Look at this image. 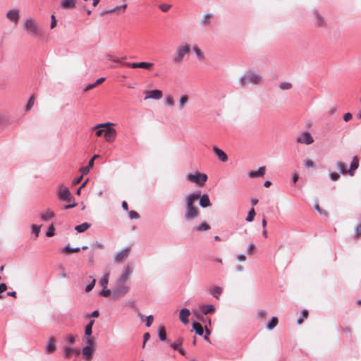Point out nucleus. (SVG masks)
I'll return each instance as SVG.
<instances>
[{
	"label": "nucleus",
	"instance_id": "f257e3e1",
	"mask_svg": "<svg viewBox=\"0 0 361 361\" xmlns=\"http://www.w3.org/2000/svg\"><path fill=\"white\" fill-rule=\"evenodd\" d=\"M200 197V192H192L185 196L183 217L186 220H192L200 215V209L195 204Z\"/></svg>",
	"mask_w": 361,
	"mask_h": 361
},
{
	"label": "nucleus",
	"instance_id": "f03ea898",
	"mask_svg": "<svg viewBox=\"0 0 361 361\" xmlns=\"http://www.w3.org/2000/svg\"><path fill=\"white\" fill-rule=\"evenodd\" d=\"M262 81V77L254 72H247L239 78V85L245 87L250 84L258 85Z\"/></svg>",
	"mask_w": 361,
	"mask_h": 361
},
{
	"label": "nucleus",
	"instance_id": "7ed1b4c3",
	"mask_svg": "<svg viewBox=\"0 0 361 361\" xmlns=\"http://www.w3.org/2000/svg\"><path fill=\"white\" fill-rule=\"evenodd\" d=\"M130 290V287L125 282L116 279L114 287L112 288V299L116 300L126 295Z\"/></svg>",
	"mask_w": 361,
	"mask_h": 361
},
{
	"label": "nucleus",
	"instance_id": "20e7f679",
	"mask_svg": "<svg viewBox=\"0 0 361 361\" xmlns=\"http://www.w3.org/2000/svg\"><path fill=\"white\" fill-rule=\"evenodd\" d=\"M24 28L30 36H41L42 31L37 21L32 18L26 19Z\"/></svg>",
	"mask_w": 361,
	"mask_h": 361
},
{
	"label": "nucleus",
	"instance_id": "39448f33",
	"mask_svg": "<svg viewBox=\"0 0 361 361\" xmlns=\"http://www.w3.org/2000/svg\"><path fill=\"white\" fill-rule=\"evenodd\" d=\"M190 51V47L188 44L179 46L173 57V62L176 64H178L182 62L184 56L189 54Z\"/></svg>",
	"mask_w": 361,
	"mask_h": 361
},
{
	"label": "nucleus",
	"instance_id": "423d86ee",
	"mask_svg": "<svg viewBox=\"0 0 361 361\" xmlns=\"http://www.w3.org/2000/svg\"><path fill=\"white\" fill-rule=\"evenodd\" d=\"M186 178L188 180L192 183H194L200 186H203L207 180V176L205 173L196 172L195 174H187Z\"/></svg>",
	"mask_w": 361,
	"mask_h": 361
},
{
	"label": "nucleus",
	"instance_id": "0eeeda50",
	"mask_svg": "<svg viewBox=\"0 0 361 361\" xmlns=\"http://www.w3.org/2000/svg\"><path fill=\"white\" fill-rule=\"evenodd\" d=\"M58 197L60 200L70 202L72 200L71 194L68 188L60 185L58 192Z\"/></svg>",
	"mask_w": 361,
	"mask_h": 361
},
{
	"label": "nucleus",
	"instance_id": "6e6552de",
	"mask_svg": "<svg viewBox=\"0 0 361 361\" xmlns=\"http://www.w3.org/2000/svg\"><path fill=\"white\" fill-rule=\"evenodd\" d=\"M133 266L130 264H127L123 268L122 273L117 279L127 283V281L130 279V276L133 273Z\"/></svg>",
	"mask_w": 361,
	"mask_h": 361
},
{
	"label": "nucleus",
	"instance_id": "1a4fd4ad",
	"mask_svg": "<svg viewBox=\"0 0 361 361\" xmlns=\"http://www.w3.org/2000/svg\"><path fill=\"white\" fill-rule=\"evenodd\" d=\"M296 141L300 144L310 145L314 142V139L309 132H303L297 137Z\"/></svg>",
	"mask_w": 361,
	"mask_h": 361
},
{
	"label": "nucleus",
	"instance_id": "9d476101",
	"mask_svg": "<svg viewBox=\"0 0 361 361\" xmlns=\"http://www.w3.org/2000/svg\"><path fill=\"white\" fill-rule=\"evenodd\" d=\"M130 247H126L117 252L114 256V261L116 263H121L124 261L129 255Z\"/></svg>",
	"mask_w": 361,
	"mask_h": 361
},
{
	"label": "nucleus",
	"instance_id": "9b49d317",
	"mask_svg": "<svg viewBox=\"0 0 361 361\" xmlns=\"http://www.w3.org/2000/svg\"><path fill=\"white\" fill-rule=\"evenodd\" d=\"M104 138L108 142H112L115 140L117 133L116 129L111 128V126H107L105 128Z\"/></svg>",
	"mask_w": 361,
	"mask_h": 361
},
{
	"label": "nucleus",
	"instance_id": "f8f14e48",
	"mask_svg": "<svg viewBox=\"0 0 361 361\" xmlns=\"http://www.w3.org/2000/svg\"><path fill=\"white\" fill-rule=\"evenodd\" d=\"M114 124L112 123H100V124H98L95 126H94L92 128V130H96V135L97 137H100L102 136L103 134L104 135V133H105V129H102V128H106L107 126H114Z\"/></svg>",
	"mask_w": 361,
	"mask_h": 361
},
{
	"label": "nucleus",
	"instance_id": "ddd939ff",
	"mask_svg": "<svg viewBox=\"0 0 361 361\" xmlns=\"http://www.w3.org/2000/svg\"><path fill=\"white\" fill-rule=\"evenodd\" d=\"M77 0H61L60 6L63 9L72 10L76 8Z\"/></svg>",
	"mask_w": 361,
	"mask_h": 361
},
{
	"label": "nucleus",
	"instance_id": "4468645a",
	"mask_svg": "<svg viewBox=\"0 0 361 361\" xmlns=\"http://www.w3.org/2000/svg\"><path fill=\"white\" fill-rule=\"evenodd\" d=\"M126 66L132 68H145V69H150L153 66L152 63H148V62H140V63H126Z\"/></svg>",
	"mask_w": 361,
	"mask_h": 361
},
{
	"label": "nucleus",
	"instance_id": "2eb2a0df",
	"mask_svg": "<svg viewBox=\"0 0 361 361\" xmlns=\"http://www.w3.org/2000/svg\"><path fill=\"white\" fill-rule=\"evenodd\" d=\"M56 339L54 336L49 338L46 346V352L48 354H51L55 352L56 349Z\"/></svg>",
	"mask_w": 361,
	"mask_h": 361
},
{
	"label": "nucleus",
	"instance_id": "dca6fc26",
	"mask_svg": "<svg viewBox=\"0 0 361 361\" xmlns=\"http://www.w3.org/2000/svg\"><path fill=\"white\" fill-rule=\"evenodd\" d=\"M145 94H146L145 99H159L162 97V92L159 90L147 91L145 92Z\"/></svg>",
	"mask_w": 361,
	"mask_h": 361
},
{
	"label": "nucleus",
	"instance_id": "f3484780",
	"mask_svg": "<svg viewBox=\"0 0 361 361\" xmlns=\"http://www.w3.org/2000/svg\"><path fill=\"white\" fill-rule=\"evenodd\" d=\"M6 18L17 24L19 20V11L17 9L8 11L6 13Z\"/></svg>",
	"mask_w": 361,
	"mask_h": 361
},
{
	"label": "nucleus",
	"instance_id": "a211bd4d",
	"mask_svg": "<svg viewBox=\"0 0 361 361\" xmlns=\"http://www.w3.org/2000/svg\"><path fill=\"white\" fill-rule=\"evenodd\" d=\"M190 315V311L187 308H183L180 311L179 319L185 325L188 324V317Z\"/></svg>",
	"mask_w": 361,
	"mask_h": 361
},
{
	"label": "nucleus",
	"instance_id": "6ab92c4d",
	"mask_svg": "<svg viewBox=\"0 0 361 361\" xmlns=\"http://www.w3.org/2000/svg\"><path fill=\"white\" fill-rule=\"evenodd\" d=\"M359 167V159L357 156L353 158L350 169L348 170V174L351 176H354L355 171Z\"/></svg>",
	"mask_w": 361,
	"mask_h": 361
},
{
	"label": "nucleus",
	"instance_id": "aec40b11",
	"mask_svg": "<svg viewBox=\"0 0 361 361\" xmlns=\"http://www.w3.org/2000/svg\"><path fill=\"white\" fill-rule=\"evenodd\" d=\"M213 151L221 161L225 162L228 160L227 155L221 149L218 148L217 147H214Z\"/></svg>",
	"mask_w": 361,
	"mask_h": 361
},
{
	"label": "nucleus",
	"instance_id": "412c9836",
	"mask_svg": "<svg viewBox=\"0 0 361 361\" xmlns=\"http://www.w3.org/2000/svg\"><path fill=\"white\" fill-rule=\"evenodd\" d=\"M200 205L202 207H207L212 205L211 202L209 200V196L207 194H204L203 195H200Z\"/></svg>",
	"mask_w": 361,
	"mask_h": 361
},
{
	"label": "nucleus",
	"instance_id": "4be33fe9",
	"mask_svg": "<svg viewBox=\"0 0 361 361\" xmlns=\"http://www.w3.org/2000/svg\"><path fill=\"white\" fill-rule=\"evenodd\" d=\"M264 173H265V167L262 166L258 169V171H250L248 173V176L250 178H256V177L263 176L264 175Z\"/></svg>",
	"mask_w": 361,
	"mask_h": 361
},
{
	"label": "nucleus",
	"instance_id": "5701e85b",
	"mask_svg": "<svg viewBox=\"0 0 361 361\" xmlns=\"http://www.w3.org/2000/svg\"><path fill=\"white\" fill-rule=\"evenodd\" d=\"M200 308L204 314H207L214 312L215 308L212 305H200Z\"/></svg>",
	"mask_w": 361,
	"mask_h": 361
},
{
	"label": "nucleus",
	"instance_id": "b1692460",
	"mask_svg": "<svg viewBox=\"0 0 361 361\" xmlns=\"http://www.w3.org/2000/svg\"><path fill=\"white\" fill-rule=\"evenodd\" d=\"M54 216L55 214L51 210L47 209L41 214V219L44 221H47L52 219Z\"/></svg>",
	"mask_w": 361,
	"mask_h": 361
},
{
	"label": "nucleus",
	"instance_id": "393cba45",
	"mask_svg": "<svg viewBox=\"0 0 361 361\" xmlns=\"http://www.w3.org/2000/svg\"><path fill=\"white\" fill-rule=\"evenodd\" d=\"M94 351V348H92L89 346H85L82 349V355L86 357L87 361H90L92 359V354Z\"/></svg>",
	"mask_w": 361,
	"mask_h": 361
},
{
	"label": "nucleus",
	"instance_id": "a878e982",
	"mask_svg": "<svg viewBox=\"0 0 361 361\" xmlns=\"http://www.w3.org/2000/svg\"><path fill=\"white\" fill-rule=\"evenodd\" d=\"M314 16L316 20V24L318 27H323L325 25V21L323 17L317 11L314 12Z\"/></svg>",
	"mask_w": 361,
	"mask_h": 361
},
{
	"label": "nucleus",
	"instance_id": "bb28decb",
	"mask_svg": "<svg viewBox=\"0 0 361 361\" xmlns=\"http://www.w3.org/2000/svg\"><path fill=\"white\" fill-rule=\"evenodd\" d=\"M85 341L86 343V346L91 347L92 348H95V338L92 336H85Z\"/></svg>",
	"mask_w": 361,
	"mask_h": 361
},
{
	"label": "nucleus",
	"instance_id": "cd10ccee",
	"mask_svg": "<svg viewBox=\"0 0 361 361\" xmlns=\"http://www.w3.org/2000/svg\"><path fill=\"white\" fill-rule=\"evenodd\" d=\"M64 353H65L66 357L70 358L73 353H75L76 355H78L80 354V350H74L71 348L66 347L64 348Z\"/></svg>",
	"mask_w": 361,
	"mask_h": 361
},
{
	"label": "nucleus",
	"instance_id": "c85d7f7f",
	"mask_svg": "<svg viewBox=\"0 0 361 361\" xmlns=\"http://www.w3.org/2000/svg\"><path fill=\"white\" fill-rule=\"evenodd\" d=\"M210 293L214 297L218 299L222 293V288L219 286L212 288L210 289Z\"/></svg>",
	"mask_w": 361,
	"mask_h": 361
},
{
	"label": "nucleus",
	"instance_id": "c756f323",
	"mask_svg": "<svg viewBox=\"0 0 361 361\" xmlns=\"http://www.w3.org/2000/svg\"><path fill=\"white\" fill-rule=\"evenodd\" d=\"M90 227V224L85 222V223H83V224H82L80 225L76 226L75 229L78 233H82V232H84L86 230H87Z\"/></svg>",
	"mask_w": 361,
	"mask_h": 361
},
{
	"label": "nucleus",
	"instance_id": "7c9ffc66",
	"mask_svg": "<svg viewBox=\"0 0 361 361\" xmlns=\"http://www.w3.org/2000/svg\"><path fill=\"white\" fill-rule=\"evenodd\" d=\"M192 326L194 329L195 330V332L197 334L202 336L204 333L203 327L202 326L198 323V322H194L192 324Z\"/></svg>",
	"mask_w": 361,
	"mask_h": 361
},
{
	"label": "nucleus",
	"instance_id": "2f4dec72",
	"mask_svg": "<svg viewBox=\"0 0 361 361\" xmlns=\"http://www.w3.org/2000/svg\"><path fill=\"white\" fill-rule=\"evenodd\" d=\"M212 18V13H207V14L204 15V16L202 17V18L201 20V23L203 25H207L210 24Z\"/></svg>",
	"mask_w": 361,
	"mask_h": 361
},
{
	"label": "nucleus",
	"instance_id": "473e14b6",
	"mask_svg": "<svg viewBox=\"0 0 361 361\" xmlns=\"http://www.w3.org/2000/svg\"><path fill=\"white\" fill-rule=\"evenodd\" d=\"M109 272L104 274L103 278L99 281L100 285L104 288H106L108 283H109Z\"/></svg>",
	"mask_w": 361,
	"mask_h": 361
},
{
	"label": "nucleus",
	"instance_id": "72a5a7b5",
	"mask_svg": "<svg viewBox=\"0 0 361 361\" xmlns=\"http://www.w3.org/2000/svg\"><path fill=\"white\" fill-rule=\"evenodd\" d=\"M94 320H91L89 324L86 326L85 329V336H91L92 332V326L94 324Z\"/></svg>",
	"mask_w": 361,
	"mask_h": 361
},
{
	"label": "nucleus",
	"instance_id": "f704fd0d",
	"mask_svg": "<svg viewBox=\"0 0 361 361\" xmlns=\"http://www.w3.org/2000/svg\"><path fill=\"white\" fill-rule=\"evenodd\" d=\"M278 322L279 321L277 317H273L271 321L268 323L267 328L269 330H271L277 326Z\"/></svg>",
	"mask_w": 361,
	"mask_h": 361
},
{
	"label": "nucleus",
	"instance_id": "c9c22d12",
	"mask_svg": "<svg viewBox=\"0 0 361 361\" xmlns=\"http://www.w3.org/2000/svg\"><path fill=\"white\" fill-rule=\"evenodd\" d=\"M188 102V97L187 95H183L180 97L179 100V108L180 109H183L185 107V105Z\"/></svg>",
	"mask_w": 361,
	"mask_h": 361
},
{
	"label": "nucleus",
	"instance_id": "e433bc0d",
	"mask_svg": "<svg viewBox=\"0 0 361 361\" xmlns=\"http://www.w3.org/2000/svg\"><path fill=\"white\" fill-rule=\"evenodd\" d=\"M210 228V226L207 223L203 222L196 228V230L197 231H205L209 230Z\"/></svg>",
	"mask_w": 361,
	"mask_h": 361
},
{
	"label": "nucleus",
	"instance_id": "4c0bfd02",
	"mask_svg": "<svg viewBox=\"0 0 361 361\" xmlns=\"http://www.w3.org/2000/svg\"><path fill=\"white\" fill-rule=\"evenodd\" d=\"M193 50L195 52L197 58L200 60H204V55L203 54V52L201 51V49L197 47V46H195L193 47Z\"/></svg>",
	"mask_w": 361,
	"mask_h": 361
},
{
	"label": "nucleus",
	"instance_id": "58836bf2",
	"mask_svg": "<svg viewBox=\"0 0 361 361\" xmlns=\"http://www.w3.org/2000/svg\"><path fill=\"white\" fill-rule=\"evenodd\" d=\"M80 247H75V248H71L69 245H68L66 247H64L63 252L66 253H73V252H78L80 251Z\"/></svg>",
	"mask_w": 361,
	"mask_h": 361
},
{
	"label": "nucleus",
	"instance_id": "ea45409f",
	"mask_svg": "<svg viewBox=\"0 0 361 361\" xmlns=\"http://www.w3.org/2000/svg\"><path fill=\"white\" fill-rule=\"evenodd\" d=\"M127 8V4H124L120 7H116L115 8H113V9H111V10H108V11H104L102 13V15H105V14H108V13H114L115 12L116 10L118 9H120V8H122L123 11H126Z\"/></svg>",
	"mask_w": 361,
	"mask_h": 361
},
{
	"label": "nucleus",
	"instance_id": "a19ab883",
	"mask_svg": "<svg viewBox=\"0 0 361 361\" xmlns=\"http://www.w3.org/2000/svg\"><path fill=\"white\" fill-rule=\"evenodd\" d=\"M159 337L161 341H165L166 338V333L164 326H161L159 329Z\"/></svg>",
	"mask_w": 361,
	"mask_h": 361
},
{
	"label": "nucleus",
	"instance_id": "79ce46f5",
	"mask_svg": "<svg viewBox=\"0 0 361 361\" xmlns=\"http://www.w3.org/2000/svg\"><path fill=\"white\" fill-rule=\"evenodd\" d=\"M255 214H256V213H255L254 208H252L248 212V215L246 218V221L248 222H252L254 220Z\"/></svg>",
	"mask_w": 361,
	"mask_h": 361
},
{
	"label": "nucleus",
	"instance_id": "37998d69",
	"mask_svg": "<svg viewBox=\"0 0 361 361\" xmlns=\"http://www.w3.org/2000/svg\"><path fill=\"white\" fill-rule=\"evenodd\" d=\"M360 237H361V224L355 228L354 239L357 240Z\"/></svg>",
	"mask_w": 361,
	"mask_h": 361
},
{
	"label": "nucleus",
	"instance_id": "c03bdc74",
	"mask_svg": "<svg viewBox=\"0 0 361 361\" xmlns=\"http://www.w3.org/2000/svg\"><path fill=\"white\" fill-rule=\"evenodd\" d=\"M338 168L341 170L343 174L348 173V170H347L345 165L343 162H338L337 163Z\"/></svg>",
	"mask_w": 361,
	"mask_h": 361
},
{
	"label": "nucleus",
	"instance_id": "a18cd8bd",
	"mask_svg": "<svg viewBox=\"0 0 361 361\" xmlns=\"http://www.w3.org/2000/svg\"><path fill=\"white\" fill-rule=\"evenodd\" d=\"M308 314H309L308 311H307V310H304L302 312V315H301V317L298 319L297 323H298V324H301L303 322V319H304L307 318Z\"/></svg>",
	"mask_w": 361,
	"mask_h": 361
},
{
	"label": "nucleus",
	"instance_id": "49530a36",
	"mask_svg": "<svg viewBox=\"0 0 361 361\" xmlns=\"http://www.w3.org/2000/svg\"><path fill=\"white\" fill-rule=\"evenodd\" d=\"M183 339L180 338H178L175 343H172L171 345V347L173 349V350H177L179 348V347L182 345L183 343Z\"/></svg>",
	"mask_w": 361,
	"mask_h": 361
},
{
	"label": "nucleus",
	"instance_id": "de8ad7c7",
	"mask_svg": "<svg viewBox=\"0 0 361 361\" xmlns=\"http://www.w3.org/2000/svg\"><path fill=\"white\" fill-rule=\"evenodd\" d=\"M165 104L169 106H173L174 105V99L171 95H168L165 99Z\"/></svg>",
	"mask_w": 361,
	"mask_h": 361
},
{
	"label": "nucleus",
	"instance_id": "09e8293b",
	"mask_svg": "<svg viewBox=\"0 0 361 361\" xmlns=\"http://www.w3.org/2000/svg\"><path fill=\"white\" fill-rule=\"evenodd\" d=\"M35 100V96L32 95L26 105V111H29L33 106Z\"/></svg>",
	"mask_w": 361,
	"mask_h": 361
},
{
	"label": "nucleus",
	"instance_id": "8fccbe9b",
	"mask_svg": "<svg viewBox=\"0 0 361 361\" xmlns=\"http://www.w3.org/2000/svg\"><path fill=\"white\" fill-rule=\"evenodd\" d=\"M279 87L283 90H289L292 87V85L290 82H285L281 83Z\"/></svg>",
	"mask_w": 361,
	"mask_h": 361
},
{
	"label": "nucleus",
	"instance_id": "3c124183",
	"mask_svg": "<svg viewBox=\"0 0 361 361\" xmlns=\"http://www.w3.org/2000/svg\"><path fill=\"white\" fill-rule=\"evenodd\" d=\"M159 8L163 11V12H167L170 10V8H171V5L170 4H160L159 6Z\"/></svg>",
	"mask_w": 361,
	"mask_h": 361
},
{
	"label": "nucleus",
	"instance_id": "603ef678",
	"mask_svg": "<svg viewBox=\"0 0 361 361\" xmlns=\"http://www.w3.org/2000/svg\"><path fill=\"white\" fill-rule=\"evenodd\" d=\"M128 215L131 219H137L140 217L139 214L137 212L133 210L128 212Z\"/></svg>",
	"mask_w": 361,
	"mask_h": 361
},
{
	"label": "nucleus",
	"instance_id": "864d4df0",
	"mask_svg": "<svg viewBox=\"0 0 361 361\" xmlns=\"http://www.w3.org/2000/svg\"><path fill=\"white\" fill-rule=\"evenodd\" d=\"M314 208L320 214L324 216L328 215V212L326 210L321 209L318 204H315Z\"/></svg>",
	"mask_w": 361,
	"mask_h": 361
},
{
	"label": "nucleus",
	"instance_id": "5fc2aeb1",
	"mask_svg": "<svg viewBox=\"0 0 361 361\" xmlns=\"http://www.w3.org/2000/svg\"><path fill=\"white\" fill-rule=\"evenodd\" d=\"M51 21L50 28L52 30V29L55 28L57 25V21H56V17L54 14H52L51 16Z\"/></svg>",
	"mask_w": 361,
	"mask_h": 361
},
{
	"label": "nucleus",
	"instance_id": "6e6d98bb",
	"mask_svg": "<svg viewBox=\"0 0 361 361\" xmlns=\"http://www.w3.org/2000/svg\"><path fill=\"white\" fill-rule=\"evenodd\" d=\"M54 231H55V228L54 227V225L51 224L50 226H49V228L48 230V231L47 232L46 235L48 237H52L54 235Z\"/></svg>",
	"mask_w": 361,
	"mask_h": 361
},
{
	"label": "nucleus",
	"instance_id": "4d7b16f0",
	"mask_svg": "<svg viewBox=\"0 0 361 361\" xmlns=\"http://www.w3.org/2000/svg\"><path fill=\"white\" fill-rule=\"evenodd\" d=\"M40 228H41V226H37V225H33L32 227V232L35 234L36 237H37L39 235V233L40 231Z\"/></svg>",
	"mask_w": 361,
	"mask_h": 361
},
{
	"label": "nucleus",
	"instance_id": "13d9d810",
	"mask_svg": "<svg viewBox=\"0 0 361 361\" xmlns=\"http://www.w3.org/2000/svg\"><path fill=\"white\" fill-rule=\"evenodd\" d=\"M102 295H103L104 297H109L110 295L112 296V290H109V289H106L104 288L102 292Z\"/></svg>",
	"mask_w": 361,
	"mask_h": 361
},
{
	"label": "nucleus",
	"instance_id": "bf43d9fd",
	"mask_svg": "<svg viewBox=\"0 0 361 361\" xmlns=\"http://www.w3.org/2000/svg\"><path fill=\"white\" fill-rule=\"evenodd\" d=\"M153 320L154 317L152 315L147 316L146 318V326L149 327L152 325Z\"/></svg>",
	"mask_w": 361,
	"mask_h": 361
},
{
	"label": "nucleus",
	"instance_id": "052dcab7",
	"mask_svg": "<svg viewBox=\"0 0 361 361\" xmlns=\"http://www.w3.org/2000/svg\"><path fill=\"white\" fill-rule=\"evenodd\" d=\"M95 282H96L95 279H93L92 281V282L86 286L85 290L87 292H90V290H92L95 285Z\"/></svg>",
	"mask_w": 361,
	"mask_h": 361
},
{
	"label": "nucleus",
	"instance_id": "680f3d73",
	"mask_svg": "<svg viewBox=\"0 0 361 361\" xmlns=\"http://www.w3.org/2000/svg\"><path fill=\"white\" fill-rule=\"evenodd\" d=\"M305 164L308 168H311V167H313L314 166V161L312 160H311V159H307L305 161Z\"/></svg>",
	"mask_w": 361,
	"mask_h": 361
},
{
	"label": "nucleus",
	"instance_id": "e2e57ef3",
	"mask_svg": "<svg viewBox=\"0 0 361 361\" xmlns=\"http://www.w3.org/2000/svg\"><path fill=\"white\" fill-rule=\"evenodd\" d=\"M255 250V245L254 244L251 243L249 245V246L247 247V253L249 255H252Z\"/></svg>",
	"mask_w": 361,
	"mask_h": 361
},
{
	"label": "nucleus",
	"instance_id": "0e129e2a",
	"mask_svg": "<svg viewBox=\"0 0 361 361\" xmlns=\"http://www.w3.org/2000/svg\"><path fill=\"white\" fill-rule=\"evenodd\" d=\"M150 338V334L149 333L147 332L144 334L143 336V339H144V341H143V345H142V348H144L145 346V343Z\"/></svg>",
	"mask_w": 361,
	"mask_h": 361
},
{
	"label": "nucleus",
	"instance_id": "69168bd1",
	"mask_svg": "<svg viewBox=\"0 0 361 361\" xmlns=\"http://www.w3.org/2000/svg\"><path fill=\"white\" fill-rule=\"evenodd\" d=\"M353 118V115L352 114L350 113H346L344 114L343 116V120L345 121V122H348L350 120H351Z\"/></svg>",
	"mask_w": 361,
	"mask_h": 361
},
{
	"label": "nucleus",
	"instance_id": "338daca9",
	"mask_svg": "<svg viewBox=\"0 0 361 361\" xmlns=\"http://www.w3.org/2000/svg\"><path fill=\"white\" fill-rule=\"evenodd\" d=\"M330 177L332 180H337L339 178L340 176L337 173H331Z\"/></svg>",
	"mask_w": 361,
	"mask_h": 361
},
{
	"label": "nucleus",
	"instance_id": "774afa93",
	"mask_svg": "<svg viewBox=\"0 0 361 361\" xmlns=\"http://www.w3.org/2000/svg\"><path fill=\"white\" fill-rule=\"evenodd\" d=\"M258 316L260 319L264 318L267 316V312L264 310H260L258 312Z\"/></svg>",
	"mask_w": 361,
	"mask_h": 361
}]
</instances>
